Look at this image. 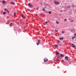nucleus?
<instances>
[{"label":"nucleus","mask_w":76,"mask_h":76,"mask_svg":"<svg viewBox=\"0 0 76 76\" xmlns=\"http://www.w3.org/2000/svg\"><path fill=\"white\" fill-rule=\"evenodd\" d=\"M28 6H29V7H33V5L31 4H28Z\"/></svg>","instance_id":"f03ea898"},{"label":"nucleus","mask_w":76,"mask_h":76,"mask_svg":"<svg viewBox=\"0 0 76 76\" xmlns=\"http://www.w3.org/2000/svg\"><path fill=\"white\" fill-rule=\"evenodd\" d=\"M68 7H70V6H69Z\"/></svg>","instance_id":"c9c22d12"},{"label":"nucleus","mask_w":76,"mask_h":76,"mask_svg":"<svg viewBox=\"0 0 76 76\" xmlns=\"http://www.w3.org/2000/svg\"><path fill=\"white\" fill-rule=\"evenodd\" d=\"M60 55L61 57H64V56L63 55H62L61 54H60Z\"/></svg>","instance_id":"9b49d317"},{"label":"nucleus","mask_w":76,"mask_h":76,"mask_svg":"<svg viewBox=\"0 0 76 76\" xmlns=\"http://www.w3.org/2000/svg\"><path fill=\"white\" fill-rule=\"evenodd\" d=\"M42 11L44 12L45 11V10L44 8L42 9Z\"/></svg>","instance_id":"f3484780"},{"label":"nucleus","mask_w":76,"mask_h":76,"mask_svg":"<svg viewBox=\"0 0 76 76\" xmlns=\"http://www.w3.org/2000/svg\"><path fill=\"white\" fill-rule=\"evenodd\" d=\"M62 34H64V32L63 31H62Z\"/></svg>","instance_id":"c85d7f7f"},{"label":"nucleus","mask_w":76,"mask_h":76,"mask_svg":"<svg viewBox=\"0 0 76 76\" xmlns=\"http://www.w3.org/2000/svg\"><path fill=\"white\" fill-rule=\"evenodd\" d=\"M22 18H25L26 17L25 16H24V15H23V14L22 15Z\"/></svg>","instance_id":"9d476101"},{"label":"nucleus","mask_w":76,"mask_h":76,"mask_svg":"<svg viewBox=\"0 0 76 76\" xmlns=\"http://www.w3.org/2000/svg\"><path fill=\"white\" fill-rule=\"evenodd\" d=\"M44 9H47V8L46 7H45Z\"/></svg>","instance_id":"f704fd0d"},{"label":"nucleus","mask_w":76,"mask_h":76,"mask_svg":"<svg viewBox=\"0 0 76 76\" xmlns=\"http://www.w3.org/2000/svg\"><path fill=\"white\" fill-rule=\"evenodd\" d=\"M57 61H58V59H57Z\"/></svg>","instance_id":"72a5a7b5"},{"label":"nucleus","mask_w":76,"mask_h":76,"mask_svg":"<svg viewBox=\"0 0 76 76\" xmlns=\"http://www.w3.org/2000/svg\"><path fill=\"white\" fill-rule=\"evenodd\" d=\"M65 58L66 60H68V57L66 56L65 57Z\"/></svg>","instance_id":"6e6552de"},{"label":"nucleus","mask_w":76,"mask_h":76,"mask_svg":"<svg viewBox=\"0 0 76 76\" xmlns=\"http://www.w3.org/2000/svg\"><path fill=\"white\" fill-rule=\"evenodd\" d=\"M44 60L45 62H46V61H48V59H47L46 58H44Z\"/></svg>","instance_id":"20e7f679"},{"label":"nucleus","mask_w":76,"mask_h":76,"mask_svg":"<svg viewBox=\"0 0 76 76\" xmlns=\"http://www.w3.org/2000/svg\"><path fill=\"white\" fill-rule=\"evenodd\" d=\"M55 32H58V30H55Z\"/></svg>","instance_id":"4be33fe9"},{"label":"nucleus","mask_w":76,"mask_h":76,"mask_svg":"<svg viewBox=\"0 0 76 76\" xmlns=\"http://www.w3.org/2000/svg\"><path fill=\"white\" fill-rule=\"evenodd\" d=\"M46 5H47V6H48V4H47Z\"/></svg>","instance_id":"2f4dec72"},{"label":"nucleus","mask_w":76,"mask_h":76,"mask_svg":"<svg viewBox=\"0 0 76 76\" xmlns=\"http://www.w3.org/2000/svg\"><path fill=\"white\" fill-rule=\"evenodd\" d=\"M49 13L50 14H51V11H49Z\"/></svg>","instance_id":"aec40b11"},{"label":"nucleus","mask_w":76,"mask_h":76,"mask_svg":"<svg viewBox=\"0 0 76 76\" xmlns=\"http://www.w3.org/2000/svg\"><path fill=\"white\" fill-rule=\"evenodd\" d=\"M54 3L56 5H58L60 4V3L58 2H57L56 1H54Z\"/></svg>","instance_id":"f257e3e1"},{"label":"nucleus","mask_w":76,"mask_h":76,"mask_svg":"<svg viewBox=\"0 0 76 76\" xmlns=\"http://www.w3.org/2000/svg\"><path fill=\"white\" fill-rule=\"evenodd\" d=\"M62 61H64V60H63Z\"/></svg>","instance_id":"4c0bfd02"},{"label":"nucleus","mask_w":76,"mask_h":76,"mask_svg":"<svg viewBox=\"0 0 76 76\" xmlns=\"http://www.w3.org/2000/svg\"><path fill=\"white\" fill-rule=\"evenodd\" d=\"M63 12V11H61V12Z\"/></svg>","instance_id":"e433bc0d"},{"label":"nucleus","mask_w":76,"mask_h":76,"mask_svg":"<svg viewBox=\"0 0 76 76\" xmlns=\"http://www.w3.org/2000/svg\"><path fill=\"white\" fill-rule=\"evenodd\" d=\"M40 43V40L39 39H38V42H37V45H39V43Z\"/></svg>","instance_id":"7ed1b4c3"},{"label":"nucleus","mask_w":76,"mask_h":76,"mask_svg":"<svg viewBox=\"0 0 76 76\" xmlns=\"http://www.w3.org/2000/svg\"><path fill=\"white\" fill-rule=\"evenodd\" d=\"M47 23H48V22L46 21V22H45V24H47Z\"/></svg>","instance_id":"a878e982"},{"label":"nucleus","mask_w":76,"mask_h":76,"mask_svg":"<svg viewBox=\"0 0 76 76\" xmlns=\"http://www.w3.org/2000/svg\"><path fill=\"white\" fill-rule=\"evenodd\" d=\"M13 0V1H14V0Z\"/></svg>","instance_id":"58836bf2"},{"label":"nucleus","mask_w":76,"mask_h":76,"mask_svg":"<svg viewBox=\"0 0 76 76\" xmlns=\"http://www.w3.org/2000/svg\"><path fill=\"white\" fill-rule=\"evenodd\" d=\"M16 13L15 12L14 13V16H15V17H16Z\"/></svg>","instance_id":"ddd939ff"},{"label":"nucleus","mask_w":76,"mask_h":76,"mask_svg":"<svg viewBox=\"0 0 76 76\" xmlns=\"http://www.w3.org/2000/svg\"><path fill=\"white\" fill-rule=\"evenodd\" d=\"M64 20L65 21H67V19L65 18V19H64Z\"/></svg>","instance_id":"412c9836"},{"label":"nucleus","mask_w":76,"mask_h":76,"mask_svg":"<svg viewBox=\"0 0 76 76\" xmlns=\"http://www.w3.org/2000/svg\"><path fill=\"white\" fill-rule=\"evenodd\" d=\"M58 43H60V42H58Z\"/></svg>","instance_id":"473e14b6"},{"label":"nucleus","mask_w":76,"mask_h":76,"mask_svg":"<svg viewBox=\"0 0 76 76\" xmlns=\"http://www.w3.org/2000/svg\"><path fill=\"white\" fill-rule=\"evenodd\" d=\"M71 22H73V20H71Z\"/></svg>","instance_id":"7c9ffc66"},{"label":"nucleus","mask_w":76,"mask_h":76,"mask_svg":"<svg viewBox=\"0 0 76 76\" xmlns=\"http://www.w3.org/2000/svg\"><path fill=\"white\" fill-rule=\"evenodd\" d=\"M7 12L8 13H9V11L8 10H7Z\"/></svg>","instance_id":"393cba45"},{"label":"nucleus","mask_w":76,"mask_h":76,"mask_svg":"<svg viewBox=\"0 0 76 76\" xmlns=\"http://www.w3.org/2000/svg\"><path fill=\"white\" fill-rule=\"evenodd\" d=\"M54 46L55 47V48H57V47H58V45H54Z\"/></svg>","instance_id":"0eeeda50"},{"label":"nucleus","mask_w":76,"mask_h":76,"mask_svg":"<svg viewBox=\"0 0 76 76\" xmlns=\"http://www.w3.org/2000/svg\"><path fill=\"white\" fill-rule=\"evenodd\" d=\"M11 4H12V5H15V3L13 2H11Z\"/></svg>","instance_id":"1a4fd4ad"},{"label":"nucleus","mask_w":76,"mask_h":76,"mask_svg":"<svg viewBox=\"0 0 76 76\" xmlns=\"http://www.w3.org/2000/svg\"><path fill=\"white\" fill-rule=\"evenodd\" d=\"M56 23L57 24H58V23H59V22H58V21H56Z\"/></svg>","instance_id":"6ab92c4d"},{"label":"nucleus","mask_w":76,"mask_h":76,"mask_svg":"<svg viewBox=\"0 0 76 76\" xmlns=\"http://www.w3.org/2000/svg\"><path fill=\"white\" fill-rule=\"evenodd\" d=\"M75 37L74 36L72 37V39H75Z\"/></svg>","instance_id":"dca6fc26"},{"label":"nucleus","mask_w":76,"mask_h":76,"mask_svg":"<svg viewBox=\"0 0 76 76\" xmlns=\"http://www.w3.org/2000/svg\"><path fill=\"white\" fill-rule=\"evenodd\" d=\"M61 56H59L58 57V58H61Z\"/></svg>","instance_id":"cd10ccee"},{"label":"nucleus","mask_w":76,"mask_h":76,"mask_svg":"<svg viewBox=\"0 0 76 76\" xmlns=\"http://www.w3.org/2000/svg\"><path fill=\"white\" fill-rule=\"evenodd\" d=\"M74 36H75V37H76V34H74Z\"/></svg>","instance_id":"bb28decb"},{"label":"nucleus","mask_w":76,"mask_h":76,"mask_svg":"<svg viewBox=\"0 0 76 76\" xmlns=\"http://www.w3.org/2000/svg\"><path fill=\"white\" fill-rule=\"evenodd\" d=\"M10 20H9L8 21V22H10Z\"/></svg>","instance_id":"c756f323"},{"label":"nucleus","mask_w":76,"mask_h":76,"mask_svg":"<svg viewBox=\"0 0 76 76\" xmlns=\"http://www.w3.org/2000/svg\"><path fill=\"white\" fill-rule=\"evenodd\" d=\"M56 54H60V53H59V52H56Z\"/></svg>","instance_id":"a211bd4d"},{"label":"nucleus","mask_w":76,"mask_h":76,"mask_svg":"<svg viewBox=\"0 0 76 76\" xmlns=\"http://www.w3.org/2000/svg\"><path fill=\"white\" fill-rule=\"evenodd\" d=\"M59 39L60 40H63V38L62 37L61 38H60Z\"/></svg>","instance_id":"f8f14e48"},{"label":"nucleus","mask_w":76,"mask_h":76,"mask_svg":"<svg viewBox=\"0 0 76 76\" xmlns=\"http://www.w3.org/2000/svg\"><path fill=\"white\" fill-rule=\"evenodd\" d=\"M2 3L3 4H5V1H3L2 2Z\"/></svg>","instance_id":"423d86ee"},{"label":"nucleus","mask_w":76,"mask_h":76,"mask_svg":"<svg viewBox=\"0 0 76 76\" xmlns=\"http://www.w3.org/2000/svg\"><path fill=\"white\" fill-rule=\"evenodd\" d=\"M3 15H6V12H3Z\"/></svg>","instance_id":"4468645a"},{"label":"nucleus","mask_w":76,"mask_h":76,"mask_svg":"<svg viewBox=\"0 0 76 76\" xmlns=\"http://www.w3.org/2000/svg\"><path fill=\"white\" fill-rule=\"evenodd\" d=\"M12 25H13V23H10V26H12Z\"/></svg>","instance_id":"2eb2a0df"},{"label":"nucleus","mask_w":76,"mask_h":76,"mask_svg":"<svg viewBox=\"0 0 76 76\" xmlns=\"http://www.w3.org/2000/svg\"><path fill=\"white\" fill-rule=\"evenodd\" d=\"M39 8L38 7H37V9H36V10H39Z\"/></svg>","instance_id":"b1692460"},{"label":"nucleus","mask_w":76,"mask_h":76,"mask_svg":"<svg viewBox=\"0 0 76 76\" xmlns=\"http://www.w3.org/2000/svg\"><path fill=\"white\" fill-rule=\"evenodd\" d=\"M4 10H5L6 11H7V9L6 8H5L4 9Z\"/></svg>","instance_id":"5701e85b"},{"label":"nucleus","mask_w":76,"mask_h":76,"mask_svg":"<svg viewBox=\"0 0 76 76\" xmlns=\"http://www.w3.org/2000/svg\"><path fill=\"white\" fill-rule=\"evenodd\" d=\"M72 45L73 48H76V45L74 44H72Z\"/></svg>","instance_id":"39448f33"}]
</instances>
